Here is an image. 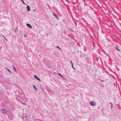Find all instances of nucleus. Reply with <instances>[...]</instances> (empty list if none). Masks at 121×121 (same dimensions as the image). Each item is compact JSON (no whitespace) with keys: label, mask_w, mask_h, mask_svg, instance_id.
Returning <instances> with one entry per match:
<instances>
[{"label":"nucleus","mask_w":121,"mask_h":121,"mask_svg":"<svg viewBox=\"0 0 121 121\" xmlns=\"http://www.w3.org/2000/svg\"><path fill=\"white\" fill-rule=\"evenodd\" d=\"M90 105L92 106H95L96 105V103L93 101H91L90 103Z\"/></svg>","instance_id":"f257e3e1"},{"label":"nucleus","mask_w":121,"mask_h":121,"mask_svg":"<svg viewBox=\"0 0 121 121\" xmlns=\"http://www.w3.org/2000/svg\"><path fill=\"white\" fill-rule=\"evenodd\" d=\"M34 78H35L36 79H37V80L39 81H40V79L39 78H38L37 76H36V75H34Z\"/></svg>","instance_id":"f03ea898"},{"label":"nucleus","mask_w":121,"mask_h":121,"mask_svg":"<svg viewBox=\"0 0 121 121\" xmlns=\"http://www.w3.org/2000/svg\"><path fill=\"white\" fill-rule=\"evenodd\" d=\"M2 112L4 114H6L7 113L6 110L5 109H3L2 110Z\"/></svg>","instance_id":"7ed1b4c3"},{"label":"nucleus","mask_w":121,"mask_h":121,"mask_svg":"<svg viewBox=\"0 0 121 121\" xmlns=\"http://www.w3.org/2000/svg\"><path fill=\"white\" fill-rule=\"evenodd\" d=\"M26 9L27 11L29 12L30 10V7L29 5H27L26 6Z\"/></svg>","instance_id":"20e7f679"},{"label":"nucleus","mask_w":121,"mask_h":121,"mask_svg":"<svg viewBox=\"0 0 121 121\" xmlns=\"http://www.w3.org/2000/svg\"><path fill=\"white\" fill-rule=\"evenodd\" d=\"M53 15L58 20L59 19V18L57 16L56 14L55 13H53Z\"/></svg>","instance_id":"39448f33"},{"label":"nucleus","mask_w":121,"mask_h":121,"mask_svg":"<svg viewBox=\"0 0 121 121\" xmlns=\"http://www.w3.org/2000/svg\"><path fill=\"white\" fill-rule=\"evenodd\" d=\"M26 25H27V27H30V28H32V27L31 26L30 24H26Z\"/></svg>","instance_id":"423d86ee"},{"label":"nucleus","mask_w":121,"mask_h":121,"mask_svg":"<svg viewBox=\"0 0 121 121\" xmlns=\"http://www.w3.org/2000/svg\"><path fill=\"white\" fill-rule=\"evenodd\" d=\"M33 88L35 89V91H37V88H36V87L35 86V85H33Z\"/></svg>","instance_id":"0eeeda50"},{"label":"nucleus","mask_w":121,"mask_h":121,"mask_svg":"<svg viewBox=\"0 0 121 121\" xmlns=\"http://www.w3.org/2000/svg\"><path fill=\"white\" fill-rule=\"evenodd\" d=\"M13 68L14 70L15 71V72L16 73H17V70H16V69L15 67H14V66L13 65Z\"/></svg>","instance_id":"6e6552de"},{"label":"nucleus","mask_w":121,"mask_h":121,"mask_svg":"<svg viewBox=\"0 0 121 121\" xmlns=\"http://www.w3.org/2000/svg\"><path fill=\"white\" fill-rule=\"evenodd\" d=\"M6 68L7 69V70L8 71H9L11 74V72L10 71V70L7 68Z\"/></svg>","instance_id":"1a4fd4ad"},{"label":"nucleus","mask_w":121,"mask_h":121,"mask_svg":"<svg viewBox=\"0 0 121 121\" xmlns=\"http://www.w3.org/2000/svg\"><path fill=\"white\" fill-rule=\"evenodd\" d=\"M21 0L22 1V3H23V4H26L24 3V2L23 1V0Z\"/></svg>","instance_id":"9d476101"},{"label":"nucleus","mask_w":121,"mask_h":121,"mask_svg":"<svg viewBox=\"0 0 121 121\" xmlns=\"http://www.w3.org/2000/svg\"><path fill=\"white\" fill-rule=\"evenodd\" d=\"M116 48V49H117V50H118L119 51H120V50L119 49V48H118L117 47Z\"/></svg>","instance_id":"9b49d317"},{"label":"nucleus","mask_w":121,"mask_h":121,"mask_svg":"<svg viewBox=\"0 0 121 121\" xmlns=\"http://www.w3.org/2000/svg\"><path fill=\"white\" fill-rule=\"evenodd\" d=\"M56 47H57V48H58V49H60V50H61V49H60V48H59V46H56Z\"/></svg>","instance_id":"f8f14e48"},{"label":"nucleus","mask_w":121,"mask_h":121,"mask_svg":"<svg viewBox=\"0 0 121 121\" xmlns=\"http://www.w3.org/2000/svg\"><path fill=\"white\" fill-rule=\"evenodd\" d=\"M58 74L60 76H61L62 77H63V76L60 73H58Z\"/></svg>","instance_id":"ddd939ff"},{"label":"nucleus","mask_w":121,"mask_h":121,"mask_svg":"<svg viewBox=\"0 0 121 121\" xmlns=\"http://www.w3.org/2000/svg\"><path fill=\"white\" fill-rule=\"evenodd\" d=\"M69 29L70 31H73V30L71 29H70V28H69Z\"/></svg>","instance_id":"4468645a"},{"label":"nucleus","mask_w":121,"mask_h":121,"mask_svg":"<svg viewBox=\"0 0 121 121\" xmlns=\"http://www.w3.org/2000/svg\"><path fill=\"white\" fill-rule=\"evenodd\" d=\"M109 103L111 105V106H112V104L111 102H110Z\"/></svg>","instance_id":"2eb2a0df"},{"label":"nucleus","mask_w":121,"mask_h":121,"mask_svg":"<svg viewBox=\"0 0 121 121\" xmlns=\"http://www.w3.org/2000/svg\"><path fill=\"white\" fill-rule=\"evenodd\" d=\"M72 67L73 68L74 70H75V69H74V67H73V65H72Z\"/></svg>","instance_id":"dca6fc26"},{"label":"nucleus","mask_w":121,"mask_h":121,"mask_svg":"<svg viewBox=\"0 0 121 121\" xmlns=\"http://www.w3.org/2000/svg\"><path fill=\"white\" fill-rule=\"evenodd\" d=\"M3 37H4V38H5V39L7 41V39H6V38H5L4 37V36H3Z\"/></svg>","instance_id":"f3484780"},{"label":"nucleus","mask_w":121,"mask_h":121,"mask_svg":"<svg viewBox=\"0 0 121 121\" xmlns=\"http://www.w3.org/2000/svg\"><path fill=\"white\" fill-rule=\"evenodd\" d=\"M71 64H72V65H73V63H72V61H71Z\"/></svg>","instance_id":"a211bd4d"},{"label":"nucleus","mask_w":121,"mask_h":121,"mask_svg":"<svg viewBox=\"0 0 121 121\" xmlns=\"http://www.w3.org/2000/svg\"><path fill=\"white\" fill-rule=\"evenodd\" d=\"M112 106H111V109H112Z\"/></svg>","instance_id":"6ab92c4d"},{"label":"nucleus","mask_w":121,"mask_h":121,"mask_svg":"<svg viewBox=\"0 0 121 121\" xmlns=\"http://www.w3.org/2000/svg\"><path fill=\"white\" fill-rule=\"evenodd\" d=\"M25 36V37H26V36H25H25Z\"/></svg>","instance_id":"aec40b11"}]
</instances>
